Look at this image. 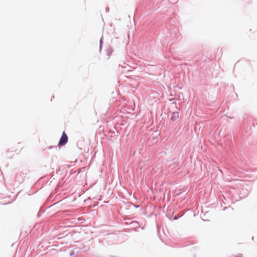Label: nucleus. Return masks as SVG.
Masks as SVG:
<instances>
[{"instance_id":"20e7f679","label":"nucleus","mask_w":257,"mask_h":257,"mask_svg":"<svg viewBox=\"0 0 257 257\" xmlns=\"http://www.w3.org/2000/svg\"><path fill=\"white\" fill-rule=\"evenodd\" d=\"M236 257H238V256H236Z\"/></svg>"},{"instance_id":"7ed1b4c3","label":"nucleus","mask_w":257,"mask_h":257,"mask_svg":"<svg viewBox=\"0 0 257 257\" xmlns=\"http://www.w3.org/2000/svg\"><path fill=\"white\" fill-rule=\"evenodd\" d=\"M108 56L107 59H109V57H110V53H108Z\"/></svg>"},{"instance_id":"f257e3e1","label":"nucleus","mask_w":257,"mask_h":257,"mask_svg":"<svg viewBox=\"0 0 257 257\" xmlns=\"http://www.w3.org/2000/svg\"><path fill=\"white\" fill-rule=\"evenodd\" d=\"M67 142L68 137L65 132H64L59 142V145L60 146L65 145Z\"/></svg>"},{"instance_id":"f03ea898","label":"nucleus","mask_w":257,"mask_h":257,"mask_svg":"<svg viewBox=\"0 0 257 257\" xmlns=\"http://www.w3.org/2000/svg\"><path fill=\"white\" fill-rule=\"evenodd\" d=\"M179 117L178 112H173L172 113L171 119L173 121L176 120Z\"/></svg>"}]
</instances>
